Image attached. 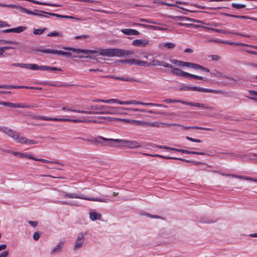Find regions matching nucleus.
<instances>
[{
    "label": "nucleus",
    "mask_w": 257,
    "mask_h": 257,
    "mask_svg": "<svg viewBox=\"0 0 257 257\" xmlns=\"http://www.w3.org/2000/svg\"><path fill=\"white\" fill-rule=\"evenodd\" d=\"M63 49L64 50L72 51L76 54L82 53L85 54H89L94 53H98L101 56L106 57H121L125 55H133L134 54V51L132 50H125L116 48L99 49L97 51L78 49L66 47H63Z\"/></svg>",
    "instance_id": "obj_1"
},
{
    "label": "nucleus",
    "mask_w": 257,
    "mask_h": 257,
    "mask_svg": "<svg viewBox=\"0 0 257 257\" xmlns=\"http://www.w3.org/2000/svg\"><path fill=\"white\" fill-rule=\"evenodd\" d=\"M60 195L65 198H77L88 201H98L104 203H108L110 201V200L107 198L99 199L98 198H94L92 197L85 196L82 194H77L74 193H70L64 191H61L60 192Z\"/></svg>",
    "instance_id": "obj_2"
},
{
    "label": "nucleus",
    "mask_w": 257,
    "mask_h": 257,
    "mask_svg": "<svg viewBox=\"0 0 257 257\" xmlns=\"http://www.w3.org/2000/svg\"><path fill=\"white\" fill-rule=\"evenodd\" d=\"M104 142V146L112 148L127 147L128 140L124 139H107L105 138H100Z\"/></svg>",
    "instance_id": "obj_3"
},
{
    "label": "nucleus",
    "mask_w": 257,
    "mask_h": 257,
    "mask_svg": "<svg viewBox=\"0 0 257 257\" xmlns=\"http://www.w3.org/2000/svg\"><path fill=\"white\" fill-rule=\"evenodd\" d=\"M89 108L95 112H100L97 114H111L116 111L114 107H110L106 105H91L89 106Z\"/></svg>",
    "instance_id": "obj_4"
},
{
    "label": "nucleus",
    "mask_w": 257,
    "mask_h": 257,
    "mask_svg": "<svg viewBox=\"0 0 257 257\" xmlns=\"http://www.w3.org/2000/svg\"><path fill=\"white\" fill-rule=\"evenodd\" d=\"M172 70L171 71V73L172 74L179 76H183V77H191L193 78H195L199 80H203L204 79V77L198 75H196L194 74H192L190 73H189L188 72H184L182 71V70L177 68H174L172 66Z\"/></svg>",
    "instance_id": "obj_5"
},
{
    "label": "nucleus",
    "mask_w": 257,
    "mask_h": 257,
    "mask_svg": "<svg viewBox=\"0 0 257 257\" xmlns=\"http://www.w3.org/2000/svg\"><path fill=\"white\" fill-rule=\"evenodd\" d=\"M36 119H41L44 120H53L55 121H71L73 122H83V120L82 119H70V118H52L47 117L45 116H36L34 117Z\"/></svg>",
    "instance_id": "obj_6"
},
{
    "label": "nucleus",
    "mask_w": 257,
    "mask_h": 257,
    "mask_svg": "<svg viewBox=\"0 0 257 257\" xmlns=\"http://www.w3.org/2000/svg\"><path fill=\"white\" fill-rule=\"evenodd\" d=\"M157 56H154L152 59L150 58V62H148V67L153 66H161L166 68H172V65L164 61H160L156 60Z\"/></svg>",
    "instance_id": "obj_7"
},
{
    "label": "nucleus",
    "mask_w": 257,
    "mask_h": 257,
    "mask_svg": "<svg viewBox=\"0 0 257 257\" xmlns=\"http://www.w3.org/2000/svg\"><path fill=\"white\" fill-rule=\"evenodd\" d=\"M86 234V233L83 232H81L78 234L77 238L75 241L73 247L74 250L76 251L82 246L84 241V236Z\"/></svg>",
    "instance_id": "obj_8"
},
{
    "label": "nucleus",
    "mask_w": 257,
    "mask_h": 257,
    "mask_svg": "<svg viewBox=\"0 0 257 257\" xmlns=\"http://www.w3.org/2000/svg\"><path fill=\"white\" fill-rule=\"evenodd\" d=\"M0 131L5 133L15 141L18 139L19 135V133L6 127H0Z\"/></svg>",
    "instance_id": "obj_9"
},
{
    "label": "nucleus",
    "mask_w": 257,
    "mask_h": 257,
    "mask_svg": "<svg viewBox=\"0 0 257 257\" xmlns=\"http://www.w3.org/2000/svg\"><path fill=\"white\" fill-rule=\"evenodd\" d=\"M0 88H6V89H11V88L20 89V88H25V89H37V90H41L42 89V88H40V87H34L27 86L11 85H0Z\"/></svg>",
    "instance_id": "obj_10"
},
{
    "label": "nucleus",
    "mask_w": 257,
    "mask_h": 257,
    "mask_svg": "<svg viewBox=\"0 0 257 257\" xmlns=\"http://www.w3.org/2000/svg\"><path fill=\"white\" fill-rule=\"evenodd\" d=\"M62 109L63 110L67 111H72V112H75L81 113H84V114H97V113L99 112H95L94 110L88 111V110H77V109H72L67 106H63L62 107Z\"/></svg>",
    "instance_id": "obj_11"
},
{
    "label": "nucleus",
    "mask_w": 257,
    "mask_h": 257,
    "mask_svg": "<svg viewBox=\"0 0 257 257\" xmlns=\"http://www.w3.org/2000/svg\"><path fill=\"white\" fill-rule=\"evenodd\" d=\"M18 9H19L20 10L21 12H22L23 13H26L28 15L40 16V17H48L47 16L43 15L42 14L43 13H41L40 11H39L40 13H36V12L28 10L27 9H26L24 7H22L21 6H18Z\"/></svg>",
    "instance_id": "obj_12"
},
{
    "label": "nucleus",
    "mask_w": 257,
    "mask_h": 257,
    "mask_svg": "<svg viewBox=\"0 0 257 257\" xmlns=\"http://www.w3.org/2000/svg\"><path fill=\"white\" fill-rule=\"evenodd\" d=\"M38 51L42 52L46 54H56L61 55L62 56H65V52L61 50H53L50 49H37Z\"/></svg>",
    "instance_id": "obj_13"
},
{
    "label": "nucleus",
    "mask_w": 257,
    "mask_h": 257,
    "mask_svg": "<svg viewBox=\"0 0 257 257\" xmlns=\"http://www.w3.org/2000/svg\"><path fill=\"white\" fill-rule=\"evenodd\" d=\"M149 44V41L147 39H136L133 41L132 44L134 46L143 47L147 46Z\"/></svg>",
    "instance_id": "obj_14"
},
{
    "label": "nucleus",
    "mask_w": 257,
    "mask_h": 257,
    "mask_svg": "<svg viewBox=\"0 0 257 257\" xmlns=\"http://www.w3.org/2000/svg\"><path fill=\"white\" fill-rule=\"evenodd\" d=\"M12 66L27 68L29 69L36 70L37 64H24V63H13Z\"/></svg>",
    "instance_id": "obj_15"
},
{
    "label": "nucleus",
    "mask_w": 257,
    "mask_h": 257,
    "mask_svg": "<svg viewBox=\"0 0 257 257\" xmlns=\"http://www.w3.org/2000/svg\"><path fill=\"white\" fill-rule=\"evenodd\" d=\"M16 141L22 144L32 145L36 143L33 140H29L24 137L21 136L20 134L19 135L18 139H17Z\"/></svg>",
    "instance_id": "obj_16"
},
{
    "label": "nucleus",
    "mask_w": 257,
    "mask_h": 257,
    "mask_svg": "<svg viewBox=\"0 0 257 257\" xmlns=\"http://www.w3.org/2000/svg\"><path fill=\"white\" fill-rule=\"evenodd\" d=\"M132 104H141L143 105H148V106H159V107H167L166 105L158 103H148V102H142L140 101H137L136 100H131Z\"/></svg>",
    "instance_id": "obj_17"
},
{
    "label": "nucleus",
    "mask_w": 257,
    "mask_h": 257,
    "mask_svg": "<svg viewBox=\"0 0 257 257\" xmlns=\"http://www.w3.org/2000/svg\"><path fill=\"white\" fill-rule=\"evenodd\" d=\"M36 70H40L43 71H61L62 69L59 68H57L55 67H50L47 66H38L37 65Z\"/></svg>",
    "instance_id": "obj_18"
},
{
    "label": "nucleus",
    "mask_w": 257,
    "mask_h": 257,
    "mask_svg": "<svg viewBox=\"0 0 257 257\" xmlns=\"http://www.w3.org/2000/svg\"><path fill=\"white\" fill-rule=\"evenodd\" d=\"M100 138H103V137H101V136H98L96 139H94L92 138H87V139H84V138H80V139L85 141L97 143V144H101V145L104 146V142Z\"/></svg>",
    "instance_id": "obj_19"
},
{
    "label": "nucleus",
    "mask_w": 257,
    "mask_h": 257,
    "mask_svg": "<svg viewBox=\"0 0 257 257\" xmlns=\"http://www.w3.org/2000/svg\"><path fill=\"white\" fill-rule=\"evenodd\" d=\"M221 174L223 176H231L232 177H233V178H238V179H244V180H249V181H251L257 182V179H253V178H252L249 177H247V176H240V175H234V174H226V175H225L223 174Z\"/></svg>",
    "instance_id": "obj_20"
},
{
    "label": "nucleus",
    "mask_w": 257,
    "mask_h": 257,
    "mask_svg": "<svg viewBox=\"0 0 257 257\" xmlns=\"http://www.w3.org/2000/svg\"><path fill=\"white\" fill-rule=\"evenodd\" d=\"M122 109H125V110H131V111H139V112H148L150 113H156V114H162V112H160V111L155 112V111H153L151 110H145V109H143L134 108H122Z\"/></svg>",
    "instance_id": "obj_21"
},
{
    "label": "nucleus",
    "mask_w": 257,
    "mask_h": 257,
    "mask_svg": "<svg viewBox=\"0 0 257 257\" xmlns=\"http://www.w3.org/2000/svg\"><path fill=\"white\" fill-rule=\"evenodd\" d=\"M121 32L126 35H138L140 33L137 30L131 29H123Z\"/></svg>",
    "instance_id": "obj_22"
},
{
    "label": "nucleus",
    "mask_w": 257,
    "mask_h": 257,
    "mask_svg": "<svg viewBox=\"0 0 257 257\" xmlns=\"http://www.w3.org/2000/svg\"><path fill=\"white\" fill-rule=\"evenodd\" d=\"M106 77H109L111 78H114L116 80H119L122 81H135L136 80L130 77H117L115 75H111V76H106Z\"/></svg>",
    "instance_id": "obj_23"
},
{
    "label": "nucleus",
    "mask_w": 257,
    "mask_h": 257,
    "mask_svg": "<svg viewBox=\"0 0 257 257\" xmlns=\"http://www.w3.org/2000/svg\"><path fill=\"white\" fill-rule=\"evenodd\" d=\"M176 152H181V153L186 154H193V155H207V154H205V153H203V152L190 151H188L186 150H183V149H177V150H176Z\"/></svg>",
    "instance_id": "obj_24"
},
{
    "label": "nucleus",
    "mask_w": 257,
    "mask_h": 257,
    "mask_svg": "<svg viewBox=\"0 0 257 257\" xmlns=\"http://www.w3.org/2000/svg\"><path fill=\"white\" fill-rule=\"evenodd\" d=\"M127 146V148L128 149H136L141 147V144L136 141L128 140V142Z\"/></svg>",
    "instance_id": "obj_25"
},
{
    "label": "nucleus",
    "mask_w": 257,
    "mask_h": 257,
    "mask_svg": "<svg viewBox=\"0 0 257 257\" xmlns=\"http://www.w3.org/2000/svg\"><path fill=\"white\" fill-rule=\"evenodd\" d=\"M90 218L93 220H100L101 217V215L100 213H97L95 211H92L89 213Z\"/></svg>",
    "instance_id": "obj_26"
},
{
    "label": "nucleus",
    "mask_w": 257,
    "mask_h": 257,
    "mask_svg": "<svg viewBox=\"0 0 257 257\" xmlns=\"http://www.w3.org/2000/svg\"><path fill=\"white\" fill-rule=\"evenodd\" d=\"M176 44L173 43L168 42L163 44H160V47L161 49H164V48H166L168 49H172L175 47Z\"/></svg>",
    "instance_id": "obj_27"
},
{
    "label": "nucleus",
    "mask_w": 257,
    "mask_h": 257,
    "mask_svg": "<svg viewBox=\"0 0 257 257\" xmlns=\"http://www.w3.org/2000/svg\"><path fill=\"white\" fill-rule=\"evenodd\" d=\"M168 124H165L162 122L155 121L154 122H148V126H151V127H162L164 125H168Z\"/></svg>",
    "instance_id": "obj_28"
},
{
    "label": "nucleus",
    "mask_w": 257,
    "mask_h": 257,
    "mask_svg": "<svg viewBox=\"0 0 257 257\" xmlns=\"http://www.w3.org/2000/svg\"><path fill=\"white\" fill-rule=\"evenodd\" d=\"M182 128L184 130H187V129H198L200 130H206V131H210L211 130L210 128H206L203 127H199V126H182Z\"/></svg>",
    "instance_id": "obj_29"
},
{
    "label": "nucleus",
    "mask_w": 257,
    "mask_h": 257,
    "mask_svg": "<svg viewBox=\"0 0 257 257\" xmlns=\"http://www.w3.org/2000/svg\"><path fill=\"white\" fill-rule=\"evenodd\" d=\"M132 121L135 125L148 127V122L137 120H133Z\"/></svg>",
    "instance_id": "obj_30"
},
{
    "label": "nucleus",
    "mask_w": 257,
    "mask_h": 257,
    "mask_svg": "<svg viewBox=\"0 0 257 257\" xmlns=\"http://www.w3.org/2000/svg\"><path fill=\"white\" fill-rule=\"evenodd\" d=\"M134 65H137L143 67H148V62L134 59Z\"/></svg>",
    "instance_id": "obj_31"
},
{
    "label": "nucleus",
    "mask_w": 257,
    "mask_h": 257,
    "mask_svg": "<svg viewBox=\"0 0 257 257\" xmlns=\"http://www.w3.org/2000/svg\"><path fill=\"white\" fill-rule=\"evenodd\" d=\"M27 28L24 26H19L17 28H12V32L16 33H20L26 30Z\"/></svg>",
    "instance_id": "obj_32"
},
{
    "label": "nucleus",
    "mask_w": 257,
    "mask_h": 257,
    "mask_svg": "<svg viewBox=\"0 0 257 257\" xmlns=\"http://www.w3.org/2000/svg\"><path fill=\"white\" fill-rule=\"evenodd\" d=\"M192 68L194 69H199L207 72H209V70L208 68L195 63L194 64Z\"/></svg>",
    "instance_id": "obj_33"
},
{
    "label": "nucleus",
    "mask_w": 257,
    "mask_h": 257,
    "mask_svg": "<svg viewBox=\"0 0 257 257\" xmlns=\"http://www.w3.org/2000/svg\"><path fill=\"white\" fill-rule=\"evenodd\" d=\"M63 245V242H59L58 244V245L52 249L51 253L54 254L56 252L60 251L61 249L62 248Z\"/></svg>",
    "instance_id": "obj_34"
},
{
    "label": "nucleus",
    "mask_w": 257,
    "mask_h": 257,
    "mask_svg": "<svg viewBox=\"0 0 257 257\" xmlns=\"http://www.w3.org/2000/svg\"><path fill=\"white\" fill-rule=\"evenodd\" d=\"M0 44H13L15 46H18L19 43L15 41H7L5 40H0Z\"/></svg>",
    "instance_id": "obj_35"
},
{
    "label": "nucleus",
    "mask_w": 257,
    "mask_h": 257,
    "mask_svg": "<svg viewBox=\"0 0 257 257\" xmlns=\"http://www.w3.org/2000/svg\"><path fill=\"white\" fill-rule=\"evenodd\" d=\"M211 77L216 76V77H224V78H228V79H229L230 80H233L234 81L236 82V80L233 79L232 78H230V77H227L226 76H222V74L220 72H217L216 73H211Z\"/></svg>",
    "instance_id": "obj_36"
},
{
    "label": "nucleus",
    "mask_w": 257,
    "mask_h": 257,
    "mask_svg": "<svg viewBox=\"0 0 257 257\" xmlns=\"http://www.w3.org/2000/svg\"><path fill=\"white\" fill-rule=\"evenodd\" d=\"M164 102L168 103H173L175 102H180L182 103V102H184V101L178 100V99H167L163 100Z\"/></svg>",
    "instance_id": "obj_37"
},
{
    "label": "nucleus",
    "mask_w": 257,
    "mask_h": 257,
    "mask_svg": "<svg viewBox=\"0 0 257 257\" xmlns=\"http://www.w3.org/2000/svg\"><path fill=\"white\" fill-rule=\"evenodd\" d=\"M1 105H3L4 106H8V107H14L16 108V105L17 103H14L12 102H0Z\"/></svg>",
    "instance_id": "obj_38"
},
{
    "label": "nucleus",
    "mask_w": 257,
    "mask_h": 257,
    "mask_svg": "<svg viewBox=\"0 0 257 257\" xmlns=\"http://www.w3.org/2000/svg\"><path fill=\"white\" fill-rule=\"evenodd\" d=\"M48 37L62 36V33L61 32L54 31L47 34Z\"/></svg>",
    "instance_id": "obj_39"
},
{
    "label": "nucleus",
    "mask_w": 257,
    "mask_h": 257,
    "mask_svg": "<svg viewBox=\"0 0 257 257\" xmlns=\"http://www.w3.org/2000/svg\"><path fill=\"white\" fill-rule=\"evenodd\" d=\"M182 104L199 107L200 103L198 102L196 103L194 102H187L184 101V102H182Z\"/></svg>",
    "instance_id": "obj_40"
},
{
    "label": "nucleus",
    "mask_w": 257,
    "mask_h": 257,
    "mask_svg": "<svg viewBox=\"0 0 257 257\" xmlns=\"http://www.w3.org/2000/svg\"><path fill=\"white\" fill-rule=\"evenodd\" d=\"M46 28L40 29H34L33 30V33L36 35H41L43 32L46 30Z\"/></svg>",
    "instance_id": "obj_41"
},
{
    "label": "nucleus",
    "mask_w": 257,
    "mask_h": 257,
    "mask_svg": "<svg viewBox=\"0 0 257 257\" xmlns=\"http://www.w3.org/2000/svg\"><path fill=\"white\" fill-rule=\"evenodd\" d=\"M12 154L16 156H18L20 158H26L27 156V153H19V152H12Z\"/></svg>",
    "instance_id": "obj_42"
},
{
    "label": "nucleus",
    "mask_w": 257,
    "mask_h": 257,
    "mask_svg": "<svg viewBox=\"0 0 257 257\" xmlns=\"http://www.w3.org/2000/svg\"><path fill=\"white\" fill-rule=\"evenodd\" d=\"M232 7L234 8L239 9L244 8L246 7V6L243 4H238L232 3Z\"/></svg>",
    "instance_id": "obj_43"
},
{
    "label": "nucleus",
    "mask_w": 257,
    "mask_h": 257,
    "mask_svg": "<svg viewBox=\"0 0 257 257\" xmlns=\"http://www.w3.org/2000/svg\"><path fill=\"white\" fill-rule=\"evenodd\" d=\"M119 62L121 63L130 64L131 65H134V59L120 60Z\"/></svg>",
    "instance_id": "obj_44"
},
{
    "label": "nucleus",
    "mask_w": 257,
    "mask_h": 257,
    "mask_svg": "<svg viewBox=\"0 0 257 257\" xmlns=\"http://www.w3.org/2000/svg\"><path fill=\"white\" fill-rule=\"evenodd\" d=\"M204 88L197 86H191V91H199L204 92Z\"/></svg>",
    "instance_id": "obj_45"
},
{
    "label": "nucleus",
    "mask_w": 257,
    "mask_h": 257,
    "mask_svg": "<svg viewBox=\"0 0 257 257\" xmlns=\"http://www.w3.org/2000/svg\"><path fill=\"white\" fill-rule=\"evenodd\" d=\"M221 91L220 90H217L211 89H207L204 88V92H208V93H218L221 92Z\"/></svg>",
    "instance_id": "obj_46"
},
{
    "label": "nucleus",
    "mask_w": 257,
    "mask_h": 257,
    "mask_svg": "<svg viewBox=\"0 0 257 257\" xmlns=\"http://www.w3.org/2000/svg\"><path fill=\"white\" fill-rule=\"evenodd\" d=\"M16 108H30L29 105L26 103H17Z\"/></svg>",
    "instance_id": "obj_47"
},
{
    "label": "nucleus",
    "mask_w": 257,
    "mask_h": 257,
    "mask_svg": "<svg viewBox=\"0 0 257 257\" xmlns=\"http://www.w3.org/2000/svg\"><path fill=\"white\" fill-rule=\"evenodd\" d=\"M176 20H181V21L187 20V21H191V22H194L195 21V20H192L191 18H187V17H176Z\"/></svg>",
    "instance_id": "obj_48"
},
{
    "label": "nucleus",
    "mask_w": 257,
    "mask_h": 257,
    "mask_svg": "<svg viewBox=\"0 0 257 257\" xmlns=\"http://www.w3.org/2000/svg\"><path fill=\"white\" fill-rule=\"evenodd\" d=\"M208 42H215V43H221V44H225L226 43V41H223V40H217V39H211L208 40Z\"/></svg>",
    "instance_id": "obj_49"
},
{
    "label": "nucleus",
    "mask_w": 257,
    "mask_h": 257,
    "mask_svg": "<svg viewBox=\"0 0 257 257\" xmlns=\"http://www.w3.org/2000/svg\"><path fill=\"white\" fill-rule=\"evenodd\" d=\"M191 86L188 85H184L180 88V90L191 91Z\"/></svg>",
    "instance_id": "obj_50"
},
{
    "label": "nucleus",
    "mask_w": 257,
    "mask_h": 257,
    "mask_svg": "<svg viewBox=\"0 0 257 257\" xmlns=\"http://www.w3.org/2000/svg\"><path fill=\"white\" fill-rule=\"evenodd\" d=\"M40 12L41 13H42L47 14L50 15L51 16L57 17L58 18H62V17H63V15H59V14H57L49 13H47V12H44V11H40Z\"/></svg>",
    "instance_id": "obj_51"
},
{
    "label": "nucleus",
    "mask_w": 257,
    "mask_h": 257,
    "mask_svg": "<svg viewBox=\"0 0 257 257\" xmlns=\"http://www.w3.org/2000/svg\"><path fill=\"white\" fill-rule=\"evenodd\" d=\"M186 139L189 141H190L193 142H197V143L201 142V141L199 139H194V138H191L188 136H186Z\"/></svg>",
    "instance_id": "obj_52"
},
{
    "label": "nucleus",
    "mask_w": 257,
    "mask_h": 257,
    "mask_svg": "<svg viewBox=\"0 0 257 257\" xmlns=\"http://www.w3.org/2000/svg\"><path fill=\"white\" fill-rule=\"evenodd\" d=\"M209 57H211L213 61H218L220 59V57L217 55H211Z\"/></svg>",
    "instance_id": "obj_53"
},
{
    "label": "nucleus",
    "mask_w": 257,
    "mask_h": 257,
    "mask_svg": "<svg viewBox=\"0 0 257 257\" xmlns=\"http://www.w3.org/2000/svg\"><path fill=\"white\" fill-rule=\"evenodd\" d=\"M18 6H16L14 5H6L0 3V7H7V8H18Z\"/></svg>",
    "instance_id": "obj_54"
},
{
    "label": "nucleus",
    "mask_w": 257,
    "mask_h": 257,
    "mask_svg": "<svg viewBox=\"0 0 257 257\" xmlns=\"http://www.w3.org/2000/svg\"><path fill=\"white\" fill-rule=\"evenodd\" d=\"M8 27H10V25H9L6 22L0 21V28Z\"/></svg>",
    "instance_id": "obj_55"
},
{
    "label": "nucleus",
    "mask_w": 257,
    "mask_h": 257,
    "mask_svg": "<svg viewBox=\"0 0 257 257\" xmlns=\"http://www.w3.org/2000/svg\"><path fill=\"white\" fill-rule=\"evenodd\" d=\"M40 237V234L38 232H36L34 233L33 237L35 240H38Z\"/></svg>",
    "instance_id": "obj_56"
},
{
    "label": "nucleus",
    "mask_w": 257,
    "mask_h": 257,
    "mask_svg": "<svg viewBox=\"0 0 257 257\" xmlns=\"http://www.w3.org/2000/svg\"><path fill=\"white\" fill-rule=\"evenodd\" d=\"M57 203H59V204H63V205H76L74 203H70V202H66V201H57Z\"/></svg>",
    "instance_id": "obj_57"
},
{
    "label": "nucleus",
    "mask_w": 257,
    "mask_h": 257,
    "mask_svg": "<svg viewBox=\"0 0 257 257\" xmlns=\"http://www.w3.org/2000/svg\"><path fill=\"white\" fill-rule=\"evenodd\" d=\"M147 28H151L154 30H162L163 29L162 28L155 26H152V25H147Z\"/></svg>",
    "instance_id": "obj_58"
},
{
    "label": "nucleus",
    "mask_w": 257,
    "mask_h": 257,
    "mask_svg": "<svg viewBox=\"0 0 257 257\" xmlns=\"http://www.w3.org/2000/svg\"><path fill=\"white\" fill-rule=\"evenodd\" d=\"M140 21L143 22H146V23H151V24H156V22H154L151 21V20H148V19H140Z\"/></svg>",
    "instance_id": "obj_59"
},
{
    "label": "nucleus",
    "mask_w": 257,
    "mask_h": 257,
    "mask_svg": "<svg viewBox=\"0 0 257 257\" xmlns=\"http://www.w3.org/2000/svg\"><path fill=\"white\" fill-rule=\"evenodd\" d=\"M89 36L87 35H84L81 36H77L75 37V39H86L89 38Z\"/></svg>",
    "instance_id": "obj_60"
},
{
    "label": "nucleus",
    "mask_w": 257,
    "mask_h": 257,
    "mask_svg": "<svg viewBox=\"0 0 257 257\" xmlns=\"http://www.w3.org/2000/svg\"><path fill=\"white\" fill-rule=\"evenodd\" d=\"M189 62L180 61L179 66L182 67H188Z\"/></svg>",
    "instance_id": "obj_61"
},
{
    "label": "nucleus",
    "mask_w": 257,
    "mask_h": 257,
    "mask_svg": "<svg viewBox=\"0 0 257 257\" xmlns=\"http://www.w3.org/2000/svg\"><path fill=\"white\" fill-rule=\"evenodd\" d=\"M9 254V251L7 250L4 251L0 253V257H7Z\"/></svg>",
    "instance_id": "obj_62"
},
{
    "label": "nucleus",
    "mask_w": 257,
    "mask_h": 257,
    "mask_svg": "<svg viewBox=\"0 0 257 257\" xmlns=\"http://www.w3.org/2000/svg\"><path fill=\"white\" fill-rule=\"evenodd\" d=\"M28 223L32 226L33 227H36L38 225V222L37 221H29Z\"/></svg>",
    "instance_id": "obj_63"
},
{
    "label": "nucleus",
    "mask_w": 257,
    "mask_h": 257,
    "mask_svg": "<svg viewBox=\"0 0 257 257\" xmlns=\"http://www.w3.org/2000/svg\"><path fill=\"white\" fill-rule=\"evenodd\" d=\"M170 61L174 64L178 65L179 66V62H180V60H177L175 59H170Z\"/></svg>",
    "instance_id": "obj_64"
}]
</instances>
